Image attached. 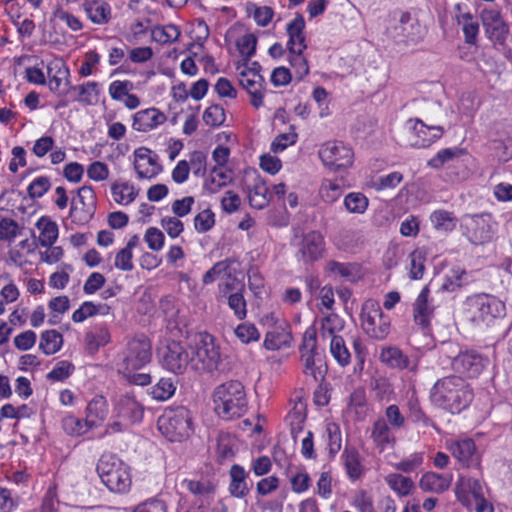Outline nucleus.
Here are the masks:
<instances>
[{
	"instance_id": "bb28decb",
	"label": "nucleus",
	"mask_w": 512,
	"mask_h": 512,
	"mask_svg": "<svg viewBox=\"0 0 512 512\" xmlns=\"http://www.w3.org/2000/svg\"><path fill=\"white\" fill-rule=\"evenodd\" d=\"M247 477L248 474L242 466L234 464L231 467L229 492L232 496L236 498H243L249 493L250 488L247 483Z\"/></svg>"
},
{
	"instance_id": "c85d7f7f",
	"label": "nucleus",
	"mask_w": 512,
	"mask_h": 512,
	"mask_svg": "<svg viewBox=\"0 0 512 512\" xmlns=\"http://www.w3.org/2000/svg\"><path fill=\"white\" fill-rule=\"evenodd\" d=\"M88 18L95 24L104 25L111 19L110 5L101 0H93L84 4Z\"/></svg>"
},
{
	"instance_id": "e2e57ef3",
	"label": "nucleus",
	"mask_w": 512,
	"mask_h": 512,
	"mask_svg": "<svg viewBox=\"0 0 512 512\" xmlns=\"http://www.w3.org/2000/svg\"><path fill=\"white\" fill-rule=\"evenodd\" d=\"M214 225L215 215L210 209H205L194 217V228L198 233L208 232Z\"/></svg>"
},
{
	"instance_id": "9d476101",
	"label": "nucleus",
	"mask_w": 512,
	"mask_h": 512,
	"mask_svg": "<svg viewBox=\"0 0 512 512\" xmlns=\"http://www.w3.org/2000/svg\"><path fill=\"white\" fill-rule=\"evenodd\" d=\"M449 357L452 359V369L462 378H476L488 364V359L474 350H460L456 355Z\"/></svg>"
},
{
	"instance_id": "4be33fe9",
	"label": "nucleus",
	"mask_w": 512,
	"mask_h": 512,
	"mask_svg": "<svg viewBox=\"0 0 512 512\" xmlns=\"http://www.w3.org/2000/svg\"><path fill=\"white\" fill-rule=\"evenodd\" d=\"M166 115L156 108L138 111L133 118V128L140 132L150 131L166 121Z\"/></svg>"
},
{
	"instance_id": "7c9ffc66",
	"label": "nucleus",
	"mask_w": 512,
	"mask_h": 512,
	"mask_svg": "<svg viewBox=\"0 0 512 512\" xmlns=\"http://www.w3.org/2000/svg\"><path fill=\"white\" fill-rule=\"evenodd\" d=\"M341 457L348 477L352 480L360 478L363 467L357 449L355 447L346 446Z\"/></svg>"
},
{
	"instance_id": "ddd939ff",
	"label": "nucleus",
	"mask_w": 512,
	"mask_h": 512,
	"mask_svg": "<svg viewBox=\"0 0 512 512\" xmlns=\"http://www.w3.org/2000/svg\"><path fill=\"white\" fill-rule=\"evenodd\" d=\"M195 356L202 362L203 368L210 373H226L230 370L226 357L222 356L212 338L210 341H204L202 346L195 350Z\"/></svg>"
},
{
	"instance_id": "de8ad7c7",
	"label": "nucleus",
	"mask_w": 512,
	"mask_h": 512,
	"mask_svg": "<svg viewBox=\"0 0 512 512\" xmlns=\"http://www.w3.org/2000/svg\"><path fill=\"white\" fill-rule=\"evenodd\" d=\"M180 31L175 25L158 26L152 30V38L161 44L172 43L178 39Z\"/></svg>"
},
{
	"instance_id": "412c9836",
	"label": "nucleus",
	"mask_w": 512,
	"mask_h": 512,
	"mask_svg": "<svg viewBox=\"0 0 512 512\" xmlns=\"http://www.w3.org/2000/svg\"><path fill=\"white\" fill-rule=\"evenodd\" d=\"M429 294V288L424 287L413 306L414 321L422 329H427L429 327L434 312V307L428 301Z\"/></svg>"
},
{
	"instance_id": "58836bf2",
	"label": "nucleus",
	"mask_w": 512,
	"mask_h": 512,
	"mask_svg": "<svg viewBox=\"0 0 512 512\" xmlns=\"http://www.w3.org/2000/svg\"><path fill=\"white\" fill-rule=\"evenodd\" d=\"M434 228L438 231L450 232L455 229L457 218L452 212L436 210L430 216Z\"/></svg>"
},
{
	"instance_id": "c756f323",
	"label": "nucleus",
	"mask_w": 512,
	"mask_h": 512,
	"mask_svg": "<svg viewBox=\"0 0 512 512\" xmlns=\"http://www.w3.org/2000/svg\"><path fill=\"white\" fill-rule=\"evenodd\" d=\"M292 342V335L289 330L283 327H275L271 331H268L264 346L268 350H279L282 347H289Z\"/></svg>"
},
{
	"instance_id": "37998d69",
	"label": "nucleus",
	"mask_w": 512,
	"mask_h": 512,
	"mask_svg": "<svg viewBox=\"0 0 512 512\" xmlns=\"http://www.w3.org/2000/svg\"><path fill=\"white\" fill-rule=\"evenodd\" d=\"M330 352L339 365L344 367L350 363L351 356L341 336L332 337Z\"/></svg>"
},
{
	"instance_id": "f8f14e48",
	"label": "nucleus",
	"mask_w": 512,
	"mask_h": 512,
	"mask_svg": "<svg viewBox=\"0 0 512 512\" xmlns=\"http://www.w3.org/2000/svg\"><path fill=\"white\" fill-rule=\"evenodd\" d=\"M80 206L72 200L70 208V218L77 225L87 224L94 216L96 211V196L90 186H82L77 190Z\"/></svg>"
},
{
	"instance_id": "338daca9",
	"label": "nucleus",
	"mask_w": 512,
	"mask_h": 512,
	"mask_svg": "<svg viewBox=\"0 0 512 512\" xmlns=\"http://www.w3.org/2000/svg\"><path fill=\"white\" fill-rule=\"evenodd\" d=\"M50 187V179L46 176H40L30 183L27 192L30 198L36 199L42 197Z\"/></svg>"
},
{
	"instance_id": "f704fd0d",
	"label": "nucleus",
	"mask_w": 512,
	"mask_h": 512,
	"mask_svg": "<svg viewBox=\"0 0 512 512\" xmlns=\"http://www.w3.org/2000/svg\"><path fill=\"white\" fill-rule=\"evenodd\" d=\"M40 230L39 243L43 247H51L58 238V226L48 218L42 217L36 223Z\"/></svg>"
},
{
	"instance_id": "ea45409f",
	"label": "nucleus",
	"mask_w": 512,
	"mask_h": 512,
	"mask_svg": "<svg viewBox=\"0 0 512 512\" xmlns=\"http://www.w3.org/2000/svg\"><path fill=\"white\" fill-rule=\"evenodd\" d=\"M48 76H49V89L52 92H57L60 89V86L63 81H65V85L69 86L68 76L69 70L64 64L58 65L55 64V67L49 65Z\"/></svg>"
},
{
	"instance_id": "a878e982",
	"label": "nucleus",
	"mask_w": 512,
	"mask_h": 512,
	"mask_svg": "<svg viewBox=\"0 0 512 512\" xmlns=\"http://www.w3.org/2000/svg\"><path fill=\"white\" fill-rule=\"evenodd\" d=\"M97 82H86L81 85L71 86L69 85L67 90L64 92L66 95L74 93V101H78L85 105H93L97 102L99 96Z\"/></svg>"
},
{
	"instance_id": "423d86ee",
	"label": "nucleus",
	"mask_w": 512,
	"mask_h": 512,
	"mask_svg": "<svg viewBox=\"0 0 512 512\" xmlns=\"http://www.w3.org/2000/svg\"><path fill=\"white\" fill-rule=\"evenodd\" d=\"M361 326L371 338L383 340L390 332V318L385 315L379 303L373 299L366 300L361 309Z\"/></svg>"
},
{
	"instance_id": "864d4df0",
	"label": "nucleus",
	"mask_w": 512,
	"mask_h": 512,
	"mask_svg": "<svg viewBox=\"0 0 512 512\" xmlns=\"http://www.w3.org/2000/svg\"><path fill=\"white\" fill-rule=\"evenodd\" d=\"M257 45V38L254 34L248 33L240 37L236 46L239 53L244 57V61L247 63L250 58L255 54Z\"/></svg>"
},
{
	"instance_id": "5fc2aeb1",
	"label": "nucleus",
	"mask_w": 512,
	"mask_h": 512,
	"mask_svg": "<svg viewBox=\"0 0 512 512\" xmlns=\"http://www.w3.org/2000/svg\"><path fill=\"white\" fill-rule=\"evenodd\" d=\"M348 212L362 214L368 207V199L362 193H349L344 199Z\"/></svg>"
},
{
	"instance_id": "9b49d317",
	"label": "nucleus",
	"mask_w": 512,
	"mask_h": 512,
	"mask_svg": "<svg viewBox=\"0 0 512 512\" xmlns=\"http://www.w3.org/2000/svg\"><path fill=\"white\" fill-rule=\"evenodd\" d=\"M152 356L149 339L141 334L136 335L127 343L124 364L126 370H137L150 362Z\"/></svg>"
},
{
	"instance_id": "69168bd1",
	"label": "nucleus",
	"mask_w": 512,
	"mask_h": 512,
	"mask_svg": "<svg viewBox=\"0 0 512 512\" xmlns=\"http://www.w3.org/2000/svg\"><path fill=\"white\" fill-rule=\"evenodd\" d=\"M423 461L424 454L422 452H416L396 463L394 467L401 472L411 473L417 470L423 464Z\"/></svg>"
},
{
	"instance_id": "f257e3e1",
	"label": "nucleus",
	"mask_w": 512,
	"mask_h": 512,
	"mask_svg": "<svg viewBox=\"0 0 512 512\" xmlns=\"http://www.w3.org/2000/svg\"><path fill=\"white\" fill-rule=\"evenodd\" d=\"M474 393L461 376L450 375L436 381L430 392L431 401L451 413H459L470 405Z\"/></svg>"
},
{
	"instance_id": "7ed1b4c3",
	"label": "nucleus",
	"mask_w": 512,
	"mask_h": 512,
	"mask_svg": "<svg viewBox=\"0 0 512 512\" xmlns=\"http://www.w3.org/2000/svg\"><path fill=\"white\" fill-rule=\"evenodd\" d=\"M300 362L303 374L311 378L312 383H322L328 368L324 355L317 349L315 329L307 330L300 346Z\"/></svg>"
},
{
	"instance_id": "c9c22d12",
	"label": "nucleus",
	"mask_w": 512,
	"mask_h": 512,
	"mask_svg": "<svg viewBox=\"0 0 512 512\" xmlns=\"http://www.w3.org/2000/svg\"><path fill=\"white\" fill-rule=\"evenodd\" d=\"M63 345L62 334L56 330H46L40 337L39 349L45 355H53L58 352Z\"/></svg>"
},
{
	"instance_id": "6e6552de",
	"label": "nucleus",
	"mask_w": 512,
	"mask_h": 512,
	"mask_svg": "<svg viewBox=\"0 0 512 512\" xmlns=\"http://www.w3.org/2000/svg\"><path fill=\"white\" fill-rule=\"evenodd\" d=\"M195 357V349L177 341L169 342L163 353L164 368L174 374H183Z\"/></svg>"
},
{
	"instance_id": "20e7f679",
	"label": "nucleus",
	"mask_w": 512,
	"mask_h": 512,
	"mask_svg": "<svg viewBox=\"0 0 512 512\" xmlns=\"http://www.w3.org/2000/svg\"><path fill=\"white\" fill-rule=\"evenodd\" d=\"M103 484L112 492H126L131 485L129 467L116 455L104 454L96 467Z\"/></svg>"
},
{
	"instance_id": "4c0bfd02",
	"label": "nucleus",
	"mask_w": 512,
	"mask_h": 512,
	"mask_svg": "<svg viewBox=\"0 0 512 512\" xmlns=\"http://www.w3.org/2000/svg\"><path fill=\"white\" fill-rule=\"evenodd\" d=\"M111 193L116 203L128 205L133 202L138 194L133 185L129 183H113Z\"/></svg>"
},
{
	"instance_id": "b1692460",
	"label": "nucleus",
	"mask_w": 512,
	"mask_h": 512,
	"mask_svg": "<svg viewBox=\"0 0 512 512\" xmlns=\"http://www.w3.org/2000/svg\"><path fill=\"white\" fill-rule=\"evenodd\" d=\"M116 411L118 417L134 424L142 420L144 409L133 396L123 395L116 404Z\"/></svg>"
},
{
	"instance_id": "393cba45",
	"label": "nucleus",
	"mask_w": 512,
	"mask_h": 512,
	"mask_svg": "<svg viewBox=\"0 0 512 512\" xmlns=\"http://www.w3.org/2000/svg\"><path fill=\"white\" fill-rule=\"evenodd\" d=\"M325 270L335 278L355 283L361 278V268L357 263H343L335 260L326 262Z\"/></svg>"
},
{
	"instance_id": "79ce46f5",
	"label": "nucleus",
	"mask_w": 512,
	"mask_h": 512,
	"mask_svg": "<svg viewBox=\"0 0 512 512\" xmlns=\"http://www.w3.org/2000/svg\"><path fill=\"white\" fill-rule=\"evenodd\" d=\"M458 23L463 24V33L467 44H475L479 32V24L473 20L472 15L467 12L457 16Z\"/></svg>"
},
{
	"instance_id": "49530a36",
	"label": "nucleus",
	"mask_w": 512,
	"mask_h": 512,
	"mask_svg": "<svg viewBox=\"0 0 512 512\" xmlns=\"http://www.w3.org/2000/svg\"><path fill=\"white\" fill-rule=\"evenodd\" d=\"M461 154L462 150L459 148L442 149L428 161V166L434 169H441L445 166V164L458 158Z\"/></svg>"
},
{
	"instance_id": "72a5a7b5",
	"label": "nucleus",
	"mask_w": 512,
	"mask_h": 512,
	"mask_svg": "<svg viewBox=\"0 0 512 512\" xmlns=\"http://www.w3.org/2000/svg\"><path fill=\"white\" fill-rule=\"evenodd\" d=\"M231 171L223 170L220 167H213L210 171V178L206 180L204 188L211 194L217 193L232 181Z\"/></svg>"
},
{
	"instance_id": "8fccbe9b",
	"label": "nucleus",
	"mask_w": 512,
	"mask_h": 512,
	"mask_svg": "<svg viewBox=\"0 0 512 512\" xmlns=\"http://www.w3.org/2000/svg\"><path fill=\"white\" fill-rule=\"evenodd\" d=\"M62 426L63 429L69 434V435H75L80 436L85 434L89 429L90 425L87 424L86 419L83 421L73 415L66 416L62 420Z\"/></svg>"
},
{
	"instance_id": "bf43d9fd",
	"label": "nucleus",
	"mask_w": 512,
	"mask_h": 512,
	"mask_svg": "<svg viewBox=\"0 0 512 512\" xmlns=\"http://www.w3.org/2000/svg\"><path fill=\"white\" fill-rule=\"evenodd\" d=\"M228 306L233 311L237 319L243 320L246 317L247 304L241 291L229 294Z\"/></svg>"
},
{
	"instance_id": "4468645a",
	"label": "nucleus",
	"mask_w": 512,
	"mask_h": 512,
	"mask_svg": "<svg viewBox=\"0 0 512 512\" xmlns=\"http://www.w3.org/2000/svg\"><path fill=\"white\" fill-rule=\"evenodd\" d=\"M325 251L324 238L318 231L304 234L298 244V256L305 264L320 260Z\"/></svg>"
},
{
	"instance_id": "0eeeda50",
	"label": "nucleus",
	"mask_w": 512,
	"mask_h": 512,
	"mask_svg": "<svg viewBox=\"0 0 512 512\" xmlns=\"http://www.w3.org/2000/svg\"><path fill=\"white\" fill-rule=\"evenodd\" d=\"M467 305L474 322L489 324L493 319L504 315V304L487 294H477L467 299Z\"/></svg>"
},
{
	"instance_id": "0e129e2a",
	"label": "nucleus",
	"mask_w": 512,
	"mask_h": 512,
	"mask_svg": "<svg viewBox=\"0 0 512 512\" xmlns=\"http://www.w3.org/2000/svg\"><path fill=\"white\" fill-rule=\"evenodd\" d=\"M232 261L229 259H225L223 261H219L215 263L204 275H203V283L211 284L217 278L225 276L230 268Z\"/></svg>"
},
{
	"instance_id": "6ab92c4d",
	"label": "nucleus",
	"mask_w": 512,
	"mask_h": 512,
	"mask_svg": "<svg viewBox=\"0 0 512 512\" xmlns=\"http://www.w3.org/2000/svg\"><path fill=\"white\" fill-rule=\"evenodd\" d=\"M447 448L463 466L468 468L479 465L478 457L476 456V446L472 439L452 441L447 444Z\"/></svg>"
},
{
	"instance_id": "2eb2a0df",
	"label": "nucleus",
	"mask_w": 512,
	"mask_h": 512,
	"mask_svg": "<svg viewBox=\"0 0 512 512\" xmlns=\"http://www.w3.org/2000/svg\"><path fill=\"white\" fill-rule=\"evenodd\" d=\"M157 158V155L147 147H139L134 151V169L138 178L151 179L162 171Z\"/></svg>"
},
{
	"instance_id": "39448f33",
	"label": "nucleus",
	"mask_w": 512,
	"mask_h": 512,
	"mask_svg": "<svg viewBox=\"0 0 512 512\" xmlns=\"http://www.w3.org/2000/svg\"><path fill=\"white\" fill-rule=\"evenodd\" d=\"M158 429L171 442L187 439L192 431V416L184 406L169 407L158 419Z\"/></svg>"
},
{
	"instance_id": "473e14b6",
	"label": "nucleus",
	"mask_w": 512,
	"mask_h": 512,
	"mask_svg": "<svg viewBox=\"0 0 512 512\" xmlns=\"http://www.w3.org/2000/svg\"><path fill=\"white\" fill-rule=\"evenodd\" d=\"M380 360L393 369H405L409 367V358L397 347L383 348Z\"/></svg>"
},
{
	"instance_id": "052dcab7",
	"label": "nucleus",
	"mask_w": 512,
	"mask_h": 512,
	"mask_svg": "<svg viewBox=\"0 0 512 512\" xmlns=\"http://www.w3.org/2000/svg\"><path fill=\"white\" fill-rule=\"evenodd\" d=\"M203 121L211 127H219L225 121V111L222 106L214 104L209 106L203 113Z\"/></svg>"
},
{
	"instance_id": "774afa93",
	"label": "nucleus",
	"mask_w": 512,
	"mask_h": 512,
	"mask_svg": "<svg viewBox=\"0 0 512 512\" xmlns=\"http://www.w3.org/2000/svg\"><path fill=\"white\" fill-rule=\"evenodd\" d=\"M74 371V365L68 361H60L47 374V378L52 381H63L67 379Z\"/></svg>"
},
{
	"instance_id": "13d9d810",
	"label": "nucleus",
	"mask_w": 512,
	"mask_h": 512,
	"mask_svg": "<svg viewBox=\"0 0 512 512\" xmlns=\"http://www.w3.org/2000/svg\"><path fill=\"white\" fill-rule=\"evenodd\" d=\"M399 29H401V32H402V36L407 40V41H416V39L418 38V33L414 32L415 29H419V25L416 21H413L412 20V17L410 15V13L408 12H404L401 14L400 16V20H399Z\"/></svg>"
},
{
	"instance_id": "cd10ccee",
	"label": "nucleus",
	"mask_w": 512,
	"mask_h": 512,
	"mask_svg": "<svg viewBox=\"0 0 512 512\" xmlns=\"http://www.w3.org/2000/svg\"><path fill=\"white\" fill-rule=\"evenodd\" d=\"M108 414L107 401L103 396H95L87 405L86 422L95 427L105 420Z\"/></svg>"
},
{
	"instance_id": "680f3d73",
	"label": "nucleus",
	"mask_w": 512,
	"mask_h": 512,
	"mask_svg": "<svg viewBox=\"0 0 512 512\" xmlns=\"http://www.w3.org/2000/svg\"><path fill=\"white\" fill-rule=\"evenodd\" d=\"M110 340L108 330L101 327L97 333L88 332L85 335V343L91 351H97L100 346L106 345Z\"/></svg>"
},
{
	"instance_id": "6e6d98bb",
	"label": "nucleus",
	"mask_w": 512,
	"mask_h": 512,
	"mask_svg": "<svg viewBox=\"0 0 512 512\" xmlns=\"http://www.w3.org/2000/svg\"><path fill=\"white\" fill-rule=\"evenodd\" d=\"M182 484L189 492L199 497L209 496L215 491V486L209 480H184Z\"/></svg>"
},
{
	"instance_id": "c03bdc74",
	"label": "nucleus",
	"mask_w": 512,
	"mask_h": 512,
	"mask_svg": "<svg viewBox=\"0 0 512 512\" xmlns=\"http://www.w3.org/2000/svg\"><path fill=\"white\" fill-rule=\"evenodd\" d=\"M176 386L171 378H161L152 388L151 395L159 401L168 400L175 393Z\"/></svg>"
},
{
	"instance_id": "09e8293b",
	"label": "nucleus",
	"mask_w": 512,
	"mask_h": 512,
	"mask_svg": "<svg viewBox=\"0 0 512 512\" xmlns=\"http://www.w3.org/2000/svg\"><path fill=\"white\" fill-rule=\"evenodd\" d=\"M289 63L294 69L298 81H301L309 73L308 62L303 56V51L295 49V52L289 53Z\"/></svg>"
},
{
	"instance_id": "a19ab883",
	"label": "nucleus",
	"mask_w": 512,
	"mask_h": 512,
	"mask_svg": "<svg viewBox=\"0 0 512 512\" xmlns=\"http://www.w3.org/2000/svg\"><path fill=\"white\" fill-rule=\"evenodd\" d=\"M371 438L377 446H380L382 449L385 445L394 441V438L391 436L390 429L388 424L384 419H378L374 422Z\"/></svg>"
},
{
	"instance_id": "e433bc0d",
	"label": "nucleus",
	"mask_w": 512,
	"mask_h": 512,
	"mask_svg": "<svg viewBox=\"0 0 512 512\" xmlns=\"http://www.w3.org/2000/svg\"><path fill=\"white\" fill-rule=\"evenodd\" d=\"M269 201V190L266 184L260 179H256L253 188L249 190L250 205L256 209H263L268 205Z\"/></svg>"
},
{
	"instance_id": "dca6fc26",
	"label": "nucleus",
	"mask_w": 512,
	"mask_h": 512,
	"mask_svg": "<svg viewBox=\"0 0 512 512\" xmlns=\"http://www.w3.org/2000/svg\"><path fill=\"white\" fill-rule=\"evenodd\" d=\"M414 122L411 127L414 139H411V145L418 148L430 146L433 142L440 139L444 133V129L439 125H428L421 119H410L408 123Z\"/></svg>"
},
{
	"instance_id": "2f4dec72",
	"label": "nucleus",
	"mask_w": 512,
	"mask_h": 512,
	"mask_svg": "<svg viewBox=\"0 0 512 512\" xmlns=\"http://www.w3.org/2000/svg\"><path fill=\"white\" fill-rule=\"evenodd\" d=\"M385 482L400 497L409 496L415 489L412 479L399 473L388 474Z\"/></svg>"
},
{
	"instance_id": "5701e85b",
	"label": "nucleus",
	"mask_w": 512,
	"mask_h": 512,
	"mask_svg": "<svg viewBox=\"0 0 512 512\" xmlns=\"http://www.w3.org/2000/svg\"><path fill=\"white\" fill-rule=\"evenodd\" d=\"M304 28L305 20L301 14H297L296 17L287 24L286 31L289 36L287 49L289 53L295 52V49L304 51L307 48Z\"/></svg>"
},
{
	"instance_id": "f3484780",
	"label": "nucleus",
	"mask_w": 512,
	"mask_h": 512,
	"mask_svg": "<svg viewBox=\"0 0 512 512\" xmlns=\"http://www.w3.org/2000/svg\"><path fill=\"white\" fill-rule=\"evenodd\" d=\"M463 227L468 240L475 245L487 243L493 237L491 224L481 216L467 217Z\"/></svg>"
},
{
	"instance_id": "f03ea898",
	"label": "nucleus",
	"mask_w": 512,
	"mask_h": 512,
	"mask_svg": "<svg viewBox=\"0 0 512 512\" xmlns=\"http://www.w3.org/2000/svg\"><path fill=\"white\" fill-rule=\"evenodd\" d=\"M212 398L214 411L221 419L240 418L247 411V396L240 381L230 380L216 386Z\"/></svg>"
},
{
	"instance_id": "a18cd8bd",
	"label": "nucleus",
	"mask_w": 512,
	"mask_h": 512,
	"mask_svg": "<svg viewBox=\"0 0 512 512\" xmlns=\"http://www.w3.org/2000/svg\"><path fill=\"white\" fill-rule=\"evenodd\" d=\"M410 278L419 280L423 277L425 271L426 254L423 250L416 249L410 255Z\"/></svg>"
},
{
	"instance_id": "aec40b11",
	"label": "nucleus",
	"mask_w": 512,
	"mask_h": 512,
	"mask_svg": "<svg viewBox=\"0 0 512 512\" xmlns=\"http://www.w3.org/2000/svg\"><path fill=\"white\" fill-rule=\"evenodd\" d=\"M453 480L451 473L439 474L436 472H426L419 480V487L424 492L441 494L449 489Z\"/></svg>"
},
{
	"instance_id": "603ef678",
	"label": "nucleus",
	"mask_w": 512,
	"mask_h": 512,
	"mask_svg": "<svg viewBox=\"0 0 512 512\" xmlns=\"http://www.w3.org/2000/svg\"><path fill=\"white\" fill-rule=\"evenodd\" d=\"M344 328V321L335 313L327 315L321 323L320 333L322 337L336 336L335 333Z\"/></svg>"
},
{
	"instance_id": "1a4fd4ad",
	"label": "nucleus",
	"mask_w": 512,
	"mask_h": 512,
	"mask_svg": "<svg viewBox=\"0 0 512 512\" xmlns=\"http://www.w3.org/2000/svg\"><path fill=\"white\" fill-rule=\"evenodd\" d=\"M318 154L324 166L332 171L346 169L353 163L352 149L340 141L324 143Z\"/></svg>"
},
{
	"instance_id": "a211bd4d",
	"label": "nucleus",
	"mask_w": 512,
	"mask_h": 512,
	"mask_svg": "<svg viewBox=\"0 0 512 512\" xmlns=\"http://www.w3.org/2000/svg\"><path fill=\"white\" fill-rule=\"evenodd\" d=\"M239 84L250 95V104L260 108L264 99V77L258 72H239Z\"/></svg>"
},
{
	"instance_id": "3c124183",
	"label": "nucleus",
	"mask_w": 512,
	"mask_h": 512,
	"mask_svg": "<svg viewBox=\"0 0 512 512\" xmlns=\"http://www.w3.org/2000/svg\"><path fill=\"white\" fill-rule=\"evenodd\" d=\"M100 309L109 310L106 304L95 305L93 302H84L79 309L72 314V320L76 323L83 322L88 317H92L100 311Z\"/></svg>"
},
{
	"instance_id": "4d7b16f0",
	"label": "nucleus",
	"mask_w": 512,
	"mask_h": 512,
	"mask_svg": "<svg viewBox=\"0 0 512 512\" xmlns=\"http://www.w3.org/2000/svg\"><path fill=\"white\" fill-rule=\"evenodd\" d=\"M328 435V449L331 457H334L341 450V431L336 423H328L326 426Z\"/></svg>"
}]
</instances>
